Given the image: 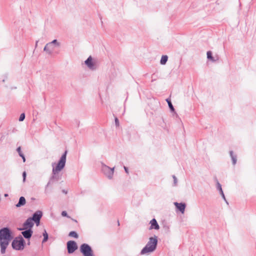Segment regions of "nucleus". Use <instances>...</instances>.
<instances>
[{
	"label": "nucleus",
	"instance_id": "nucleus-1",
	"mask_svg": "<svg viewBox=\"0 0 256 256\" xmlns=\"http://www.w3.org/2000/svg\"><path fill=\"white\" fill-rule=\"evenodd\" d=\"M68 154V150H66L62 154L60 160H58L57 164L52 163V176L50 178L48 182L45 187L44 192L46 194L48 193V186L53 184L54 181H58L60 178V176L57 175L59 172L63 170L66 166V155Z\"/></svg>",
	"mask_w": 256,
	"mask_h": 256
},
{
	"label": "nucleus",
	"instance_id": "nucleus-2",
	"mask_svg": "<svg viewBox=\"0 0 256 256\" xmlns=\"http://www.w3.org/2000/svg\"><path fill=\"white\" fill-rule=\"evenodd\" d=\"M14 238L12 230L8 226L0 228V247L1 254H4L10 241Z\"/></svg>",
	"mask_w": 256,
	"mask_h": 256
},
{
	"label": "nucleus",
	"instance_id": "nucleus-3",
	"mask_svg": "<svg viewBox=\"0 0 256 256\" xmlns=\"http://www.w3.org/2000/svg\"><path fill=\"white\" fill-rule=\"evenodd\" d=\"M158 243V237L156 236L150 237L146 244L141 250L140 254L144 255L154 252L157 248Z\"/></svg>",
	"mask_w": 256,
	"mask_h": 256
},
{
	"label": "nucleus",
	"instance_id": "nucleus-4",
	"mask_svg": "<svg viewBox=\"0 0 256 256\" xmlns=\"http://www.w3.org/2000/svg\"><path fill=\"white\" fill-rule=\"evenodd\" d=\"M12 246L14 250H22L26 246V241L21 235L12 239Z\"/></svg>",
	"mask_w": 256,
	"mask_h": 256
},
{
	"label": "nucleus",
	"instance_id": "nucleus-5",
	"mask_svg": "<svg viewBox=\"0 0 256 256\" xmlns=\"http://www.w3.org/2000/svg\"><path fill=\"white\" fill-rule=\"evenodd\" d=\"M80 251L83 256H94L92 247L88 244H82L80 246Z\"/></svg>",
	"mask_w": 256,
	"mask_h": 256
},
{
	"label": "nucleus",
	"instance_id": "nucleus-6",
	"mask_svg": "<svg viewBox=\"0 0 256 256\" xmlns=\"http://www.w3.org/2000/svg\"><path fill=\"white\" fill-rule=\"evenodd\" d=\"M102 164V171L103 174L108 178L112 179V178L114 168H110V167L106 165L104 163L101 162Z\"/></svg>",
	"mask_w": 256,
	"mask_h": 256
},
{
	"label": "nucleus",
	"instance_id": "nucleus-7",
	"mask_svg": "<svg viewBox=\"0 0 256 256\" xmlns=\"http://www.w3.org/2000/svg\"><path fill=\"white\" fill-rule=\"evenodd\" d=\"M66 248L68 253V254H72L78 248V246L75 241L72 240H69L66 242Z\"/></svg>",
	"mask_w": 256,
	"mask_h": 256
},
{
	"label": "nucleus",
	"instance_id": "nucleus-8",
	"mask_svg": "<svg viewBox=\"0 0 256 256\" xmlns=\"http://www.w3.org/2000/svg\"><path fill=\"white\" fill-rule=\"evenodd\" d=\"M34 226V222L32 218H28L26 221L23 223L22 228H18V230H22L24 229H30L32 230V228Z\"/></svg>",
	"mask_w": 256,
	"mask_h": 256
},
{
	"label": "nucleus",
	"instance_id": "nucleus-9",
	"mask_svg": "<svg viewBox=\"0 0 256 256\" xmlns=\"http://www.w3.org/2000/svg\"><path fill=\"white\" fill-rule=\"evenodd\" d=\"M85 64L91 70H96L97 68L96 62L93 60L91 56L84 61Z\"/></svg>",
	"mask_w": 256,
	"mask_h": 256
},
{
	"label": "nucleus",
	"instance_id": "nucleus-10",
	"mask_svg": "<svg viewBox=\"0 0 256 256\" xmlns=\"http://www.w3.org/2000/svg\"><path fill=\"white\" fill-rule=\"evenodd\" d=\"M174 204L176 206V210L180 212L182 214H184L186 208V204L184 202H174Z\"/></svg>",
	"mask_w": 256,
	"mask_h": 256
},
{
	"label": "nucleus",
	"instance_id": "nucleus-11",
	"mask_svg": "<svg viewBox=\"0 0 256 256\" xmlns=\"http://www.w3.org/2000/svg\"><path fill=\"white\" fill-rule=\"evenodd\" d=\"M22 234L23 238H25L26 240H30L32 238L33 234L32 230L30 229H24L22 230Z\"/></svg>",
	"mask_w": 256,
	"mask_h": 256
},
{
	"label": "nucleus",
	"instance_id": "nucleus-12",
	"mask_svg": "<svg viewBox=\"0 0 256 256\" xmlns=\"http://www.w3.org/2000/svg\"><path fill=\"white\" fill-rule=\"evenodd\" d=\"M42 216V212L41 210H37L36 212H34L32 215V216L29 217L30 218H32V221H34L36 220H40Z\"/></svg>",
	"mask_w": 256,
	"mask_h": 256
},
{
	"label": "nucleus",
	"instance_id": "nucleus-13",
	"mask_svg": "<svg viewBox=\"0 0 256 256\" xmlns=\"http://www.w3.org/2000/svg\"><path fill=\"white\" fill-rule=\"evenodd\" d=\"M150 226L149 228V230H158L160 228V226L158 224V223L156 218H152L150 222Z\"/></svg>",
	"mask_w": 256,
	"mask_h": 256
},
{
	"label": "nucleus",
	"instance_id": "nucleus-14",
	"mask_svg": "<svg viewBox=\"0 0 256 256\" xmlns=\"http://www.w3.org/2000/svg\"><path fill=\"white\" fill-rule=\"evenodd\" d=\"M216 189L217 190L220 192V194L222 196V198L228 204V203L227 202L224 194V192L222 190V185L220 184L218 182V181L216 180Z\"/></svg>",
	"mask_w": 256,
	"mask_h": 256
},
{
	"label": "nucleus",
	"instance_id": "nucleus-15",
	"mask_svg": "<svg viewBox=\"0 0 256 256\" xmlns=\"http://www.w3.org/2000/svg\"><path fill=\"white\" fill-rule=\"evenodd\" d=\"M54 48L50 42L46 44L45 46L44 50L48 54H52Z\"/></svg>",
	"mask_w": 256,
	"mask_h": 256
},
{
	"label": "nucleus",
	"instance_id": "nucleus-16",
	"mask_svg": "<svg viewBox=\"0 0 256 256\" xmlns=\"http://www.w3.org/2000/svg\"><path fill=\"white\" fill-rule=\"evenodd\" d=\"M166 102L168 103V106L169 107V108L170 110V111L172 113H174V114H176V116H178V114H176V110H175V109L172 104V102H171V100H170V98H167L166 100Z\"/></svg>",
	"mask_w": 256,
	"mask_h": 256
},
{
	"label": "nucleus",
	"instance_id": "nucleus-17",
	"mask_svg": "<svg viewBox=\"0 0 256 256\" xmlns=\"http://www.w3.org/2000/svg\"><path fill=\"white\" fill-rule=\"evenodd\" d=\"M26 204V200L24 196H22L20 198L18 202L16 204V208H20L24 206Z\"/></svg>",
	"mask_w": 256,
	"mask_h": 256
},
{
	"label": "nucleus",
	"instance_id": "nucleus-18",
	"mask_svg": "<svg viewBox=\"0 0 256 256\" xmlns=\"http://www.w3.org/2000/svg\"><path fill=\"white\" fill-rule=\"evenodd\" d=\"M230 156L231 157L232 162L233 165H235L237 161V156L236 155L234 154L232 150L230 151Z\"/></svg>",
	"mask_w": 256,
	"mask_h": 256
},
{
	"label": "nucleus",
	"instance_id": "nucleus-19",
	"mask_svg": "<svg viewBox=\"0 0 256 256\" xmlns=\"http://www.w3.org/2000/svg\"><path fill=\"white\" fill-rule=\"evenodd\" d=\"M16 151L18 152L19 156L22 158L23 162H26V158H25L24 154L22 152L21 147L18 146V148H17Z\"/></svg>",
	"mask_w": 256,
	"mask_h": 256
},
{
	"label": "nucleus",
	"instance_id": "nucleus-20",
	"mask_svg": "<svg viewBox=\"0 0 256 256\" xmlns=\"http://www.w3.org/2000/svg\"><path fill=\"white\" fill-rule=\"evenodd\" d=\"M207 58L208 60H211L212 62H216V60L214 59V57L212 56V51H208L206 52Z\"/></svg>",
	"mask_w": 256,
	"mask_h": 256
},
{
	"label": "nucleus",
	"instance_id": "nucleus-21",
	"mask_svg": "<svg viewBox=\"0 0 256 256\" xmlns=\"http://www.w3.org/2000/svg\"><path fill=\"white\" fill-rule=\"evenodd\" d=\"M168 60V56L166 55H162L160 60V64L162 65H164L166 63Z\"/></svg>",
	"mask_w": 256,
	"mask_h": 256
},
{
	"label": "nucleus",
	"instance_id": "nucleus-22",
	"mask_svg": "<svg viewBox=\"0 0 256 256\" xmlns=\"http://www.w3.org/2000/svg\"><path fill=\"white\" fill-rule=\"evenodd\" d=\"M50 44H52L54 48L58 47L60 46V44L58 41L56 39H54L52 40L51 42H50Z\"/></svg>",
	"mask_w": 256,
	"mask_h": 256
},
{
	"label": "nucleus",
	"instance_id": "nucleus-23",
	"mask_svg": "<svg viewBox=\"0 0 256 256\" xmlns=\"http://www.w3.org/2000/svg\"><path fill=\"white\" fill-rule=\"evenodd\" d=\"M44 238L42 240V242L44 243L46 242L48 239V234L46 230H44V232L42 234Z\"/></svg>",
	"mask_w": 256,
	"mask_h": 256
},
{
	"label": "nucleus",
	"instance_id": "nucleus-24",
	"mask_svg": "<svg viewBox=\"0 0 256 256\" xmlns=\"http://www.w3.org/2000/svg\"><path fill=\"white\" fill-rule=\"evenodd\" d=\"M68 236L75 238H78V234L76 231L70 232L68 234Z\"/></svg>",
	"mask_w": 256,
	"mask_h": 256
},
{
	"label": "nucleus",
	"instance_id": "nucleus-25",
	"mask_svg": "<svg viewBox=\"0 0 256 256\" xmlns=\"http://www.w3.org/2000/svg\"><path fill=\"white\" fill-rule=\"evenodd\" d=\"M25 117H26V115H25L24 113L23 112V113L21 114L19 117V118H18L19 121L22 122L24 120Z\"/></svg>",
	"mask_w": 256,
	"mask_h": 256
},
{
	"label": "nucleus",
	"instance_id": "nucleus-26",
	"mask_svg": "<svg viewBox=\"0 0 256 256\" xmlns=\"http://www.w3.org/2000/svg\"><path fill=\"white\" fill-rule=\"evenodd\" d=\"M114 122L116 127H118L120 126V122L117 117L114 118Z\"/></svg>",
	"mask_w": 256,
	"mask_h": 256
},
{
	"label": "nucleus",
	"instance_id": "nucleus-27",
	"mask_svg": "<svg viewBox=\"0 0 256 256\" xmlns=\"http://www.w3.org/2000/svg\"><path fill=\"white\" fill-rule=\"evenodd\" d=\"M172 178L174 179V185L176 186L178 182L177 178L174 175H172Z\"/></svg>",
	"mask_w": 256,
	"mask_h": 256
},
{
	"label": "nucleus",
	"instance_id": "nucleus-28",
	"mask_svg": "<svg viewBox=\"0 0 256 256\" xmlns=\"http://www.w3.org/2000/svg\"><path fill=\"white\" fill-rule=\"evenodd\" d=\"M62 216L64 217H67V218H68V214L67 213V212L65 210L64 211H62V214H61Z\"/></svg>",
	"mask_w": 256,
	"mask_h": 256
},
{
	"label": "nucleus",
	"instance_id": "nucleus-29",
	"mask_svg": "<svg viewBox=\"0 0 256 256\" xmlns=\"http://www.w3.org/2000/svg\"><path fill=\"white\" fill-rule=\"evenodd\" d=\"M22 178H23V182H25L26 179V173L25 171H24L22 172Z\"/></svg>",
	"mask_w": 256,
	"mask_h": 256
},
{
	"label": "nucleus",
	"instance_id": "nucleus-30",
	"mask_svg": "<svg viewBox=\"0 0 256 256\" xmlns=\"http://www.w3.org/2000/svg\"><path fill=\"white\" fill-rule=\"evenodd\" d=\"M40 220H36L34 221V223H35L36 226H38L40 224Z\"/></svg>",
	"mask_w": 256,
	"mask_h": 256
},
{
	"label": "nucleus",
	"instance_id": "nucleus-31",
	"mask_svg": "<svg viewBox=\"0 0 256 256\" xmlns=\"http://www.w3.org/2000/svg\"><path fill=\"white\" fill-rule=\"evenodd\" d=\"M124 171L127 174H129V171H128V167L126 166H124Z\"/></svg>",
	"mask_w": 256,
	"mask_h": 256
},
{
	"label": "nucleus",
	"instance_id": "nucleus-32",
	"mask_svg": "<svg viewBox=\"0 0 256 256\" xmlns=\"http://www.w3.org/2000/svg\"><path fill=\"white\" fill-rule=\"evenodd\" d=\"M5 138V136L4 134H2L0 138V142H2Z\"/></svg>",
	"mask_w": 256,
	"mask_h": 256
},
{
	"label": "nucleus",
	"instance_id": "nucleus-33",
	"mask_svg": "<svg viewBox=\"0 0 256 256\" xmlns=\"http://www.w3.org/2000/svg\"><path fill=\"white\" fill-rule=\"evenodd\" d=\"M62 192L66 194H68V191L66 190H62Z\"/></svg>",
	"mask_w": 256,
	"mask_h": 256
},
{
	"label": "nucleus",
	"instance_id": "nucleus-34",
	"mask_svg": "<svg viewBox=\"0 0 256 256\" xmlns=\"http://www.w3.org/2000/svg\"><path fill=\"white\" fill-rule=\"evenodd\" d=\"M16 131V130L15 128H13L12 132H15Z\"/></svg>",
	"mask_w": 256,
	"mask_h": 256
},
{
	"label": "nucleus",
	"instance_id": "nucleus-35",
	"mask_svg": "<svg viewBox=\"0 0 256 256\" xmlns=\"http://www.w3.org/2000/svg\"><path fill=\"white\" fill-rule=\"evenodd\" d=\"M8 196V194H4V196L5 197H7V196Z\"/></svg>",
	"mask_w": 256,
	"mask_h": 256
},
{
	"label": "nucleus",
	"instance_id": "nucleus-36",
	"mask_svg": "<svg viewBox=\"0 0 256 256\" xmlns=\"http://www.w3.org/2000/svg\"><path fill=\"white\" fill-rule=\"evenodd\" d=\"M28 240V242H27V244L29 246V245H30V240Z\"/></svg>",
	"mask_w": 256,
	"mask_h": 256
},
{
	"label": "nucleus",
	"instance_id": "nucleus-37",
	"mask_svg": "<svg viewBox=\"0 0 256 256\" xmlns=\"http://www.w3.org/2000/svg\"><path fill=\"white\" fill-rule=\"evenodd\" d=\"M38 41H36V46H37V45H38Z\"/></svg>",
	"mask_w": 256,
	"mask_h": 256
},
{
	"label": "nucleus",
	"instance_id": "nucleus-38",
	"mask_svg": "<svg viewBox=\"0 0 256 256\" xmlns=\"http://www.w3.org/2000/svg\"><path fill=\"white\" fill-rule=\"evenodd\" d=\"M31 199H32V200H35V198H31Z\"/></svg>",
	"mask_w": 256,
	"mask_h": 256
},
{
	"label": "nucleus",
	"instance_id": "nucleus-39",
	"mask_svg": "<svg viewBox=\"0 0 256 256\" xmlns=\"http://www.w3.org/2000/svg\"><path fill=\"white\" fill-rule=\"evenodd\" d=\"M118 225L119 226L120 225V223H119V221L118 220Z\"/></svg>",
	"mask_w": 256,
	"mask_h": 256
},
{
	"label": "nucleus",
	"instance_id": "nucleus-40",
	"mask_svg": "<svg viewBox=\"0 0 256 256\" xmlns=\"http://www.w3.org/2000/svg\"><path fill=\"white\" fill-rule=\"evenodd\" d=\"M5 82V80H2V82Z\"/></svg>",
	"mask_w": 256,
	"mask_h": 256
}]
</instances>
